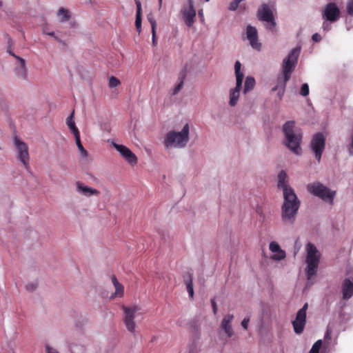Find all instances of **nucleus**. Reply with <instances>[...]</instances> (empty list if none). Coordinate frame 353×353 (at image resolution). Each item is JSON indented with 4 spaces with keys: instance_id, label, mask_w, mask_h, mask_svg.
<instances>
[{
    "instance_id": "nucleus-1",
    "label": "nucleus",
    "mask_w": 353,
    "mask_h": 353,
    "mask_svg": "<svg viewBox=\"0 0 353 353\" xmlns=\"http://www.w3.org/2000/svg\"><path fill=\"white\" fill-rule=\"evenodd\" d=\"M300 205L301 201L295 191L283 194V203L281 206V220L284 225H294Z\"/></svg>"
},
{
    "instance_id": "nucleus-2",
    "label": "nucleus",
    "mask_w": 353,
    "mask_h": 353,
    "mask_svg": "<svg viewBox=\"0 0 353 353\" xmlns=\"http://www.w3.org/2000/svg\"><path fill=\"white\" fill-rule=\"evenodd\" d=\"M284 134V145L296 155L301 153V143L302 140V132L295 125L293 121H289L283 125Z\"/></svg>"
},
{
    "instance_id": "nucleus-3",
    "label": "nucleus",
    "mask_w": 353,
    "mask_h": 353,
    "mask_svg": "<svg viewBox=\"0 0 353 353\" xmlns=\"http://www.w3.org/2000/svg\"><path fill=\"white\" fill-rule=\"evenodd\" d=\"M301 48L296 47L291 50L289 53L287 59L283 60V77L278 79V85L275 86L272 90L275 91L278 90V96L280 99L283 97L285 91V87L287 81L290 78V74L294 70L296 63Z\"/></svg>"
},
{
    "instance_id": "nucleus-4",
    "label": "nucleus",
    "mask_w": 353,
    "mask_h": 353,
    "mask_svg": "<svg viewBox=\"0 0 353 353\" xmlns=\"http://www.w3.org/2000/svg\"><path fill=\"white\" fill-rule=\"evenodd\" d=\"M190 139V125L186 123L182 129L170 130L166 133L163 144L167 150L184 148Z\"/></svg>"
},
{
    "instance_id": "nucleus-5",
    "label": "nucleus",
    "mask_w": 353,
    "mask_h": 353,
    "mask_svg": "<svg viewBox=\"0 0 353 353\" xmlns=\"http://www.w3.org/2000/svg\"><path fill=\"white\" fill-rule=\"evenodd\" d=\"M305 252V272L307 279H311L317 272L321 259V253L317 250L316 247L311 243H308L306 245Z\"/></svg>"
},
{
    "instance_id": "nucleus-6",
    "label": "nucleus",
    "mask_w": 353,
    "mask_h": 353,
    "mask_svg": "<svg viewBox=\"0 0 353 353\" xmlns=\"http://www.w3.org/2000/svg\"><path fill=\"white\" fill-rule=\"evenodd\" d=\"M122 310L123 321L125 328L130 333L134 334L137 327L136 318L139 316L141 307L138 305H123Z\"/></svg>"
},
{
    "instance_id": "nucleus-7",
    "label": "nucleus",
    "mask_w": 353,
    "mask_h": 353,
    "mask_svg": "<svg viewBox=\"0 0 353 353\" xmlns=\"http://www.w3.org/2000/svg\"><path fill=\"white\" fill-rule=\"evenodd\" d=\"M307 191L321 198L329 204H333L336 196V191L332 190L319 182H314L307 185Z\"/></svg>"
},
{
    "instance_id": "nucleus-8",
    "label": "nucleus",
    "mask_w": 353,
    "mask_h": 353,
    "mask_svg": "<svg viewBox=\"0 0 353 353\" xmlns=\"http://www.w3.org/2000/svg\"><path fill=\"white\" fill-rule=\"evenodd\" d=\"M13 143L15 148L17 159L23 164L24 168L26 170H28L30 162L28 146L25 142L17 137L14 139Z\"/></svg>"
},
{
    "instance_id": "nucleus-9",
    "label": "nucleus",
    "mask_w": 353,
    "mask_h": 353,
    "mask_svg": "<svg viewBox=\"0 0 353 353\" xmlns=\"http://www.w3.org/2000/svg\"><path fill=\"white\" fill-rule=\"evenodd\" d=\"M180 13L185 24L188 27H192L196 19V10L193 0H186V2L182 6Z\"/></svg>"
},
{
    "instance_id": "nucleus-10",
    "label": "nucleus",
    "mask_w": 353,
    "mask_h": 353,
    "mask_svg": "<svg viewBox=\"0 0 353 353\" xmlns=\"http://www.w3.org/2000/svg\"><path fill=\"white\" fill-rule=\"evenodd\" d=\"M340 9L334 3H327L322 10V18L331 23L336 21L340 18Z\"/></svg>"
},
{
    "instance_id": "nucleus-11",
    "label": "nucleus",
    "mask_w": 353,
    "mask_h": 353,
    "mask_svg": "<svg viewBox=\"0 0 353 353\" xmlns=\"http://www.w3.org/2000/svg\"><path fill=\"white\" fill-rule=\"evenodd\" d=\"M308 308V303H305L296 314L295 320L292 322L294 332L296 334L303 332L306 323V312Z\"/></svg>"
},
{
    "instance_id": "nucleus-12",
    "label": "nucleus",
    "mask_w": 353,
    "mask_h": 353,
    "mask_svg": "<svg viewBox=\"0 0 353 353\" xmlns=\"http://www.w3.org/2000/svg\"><path fill=\"white\" fill-rule=\"evenodd\" d=\"M112 145L121 154L124 160L130 165H136L138 161L137 156L125 145L112 142Z\"/></svg>"
},
{
    "instance_id": "nucleus-13",
    "label": "nucleus",
    "mask_w": 353,
    "mask_h": 353,
    "mask_svg": "<svg viewBox=\"0 0 353 353\" xmlns=\"http://www.w3.org/2000/svg\"><path fill=\"white\" fill-rule=\"evenodd\" d=\"M259 17L260 20L267 23V28L270 30H273L276 26V22L274 19L272 10L267 5H263L258 11Z\"/></svg>"
},
{
    "instance_id": "nucleus-14",
    "label": "nucleus",
    "mask_w": 353,
    "mask_h": 353,
    "mask_svg": "<svg viewBox=\"0 0 353 353\" xmlns=\"http://www.w3.org/2000/svg\"><path fill=\"white\" fill-rule=\"evenodd\" d=\"M311 148L315 154L316 159L319 161L325 148V137L322 134L318 133L314 136L311 141Z\"/></svg>"
},
{
    "instance_id": "nucleus-15",
    "label": "nucleus",
    "mask_w": 353,
    "mask_h": 353,
    "mask_svg": "<svg viewBox=\"0 0 353 353\" xmlns=\"http://www.w3.org/2000/svg\"><path fill=\"white\" fill-rule=\"evenodd\" d=\"M277 179V188L282 192V194L294 191L289 183V177L285 171L281 170L279 172Z\"/></svg>"
},
{
    "instance_id": "nucleus-16",
    "label": "nucleus",
    "mask_w": 353,
    "mask_h": 353,
    "mask_svg": "<svg viewBox=\"0 0 353 353\" xmlns=\"http://www.w3.org/2000/svg\"><path fill=\"white\" fill-rule=\"evenodd\" d=\"M246 37L253 49L260 50L261 43L259 41L258 32L255 27L250 25L246 28Z\"/></svg>"
},
{
    "instance_id": "nucleus-17",
    "label": "nucleus",
    "mask_w": 353,
    "mask_h": 353,
    "mask_svg": "<svg viewBox=\"0 0 353 353\" xmlns=\"http://www.w3.org/2000/svg\"><path fill=\"white\" fill-rule=\"evenodd\" d=\"M76 192L82 196L90 197L92 196H99V191L95 188H91L85 185L81 181H77L75 183Z\"/></svg>"
},
{
    "instance_id": "nucleus-18",
    "label": "nucleus",
    "mask_w": 353,
    "mask_h": 353,
    "mask_svg": "<svg viewBox=\"0 0 353 353\" xmlns=\"http://www.w3.org/2000/svg\"><path fill=\"white\" fill-rule=\"evenodd\" d=\"M269 250L272 253L270 259L273 261H280L286 257L285 252L281 249L279 244L276 241L270 243Z\"/></svg>"
},
{
    "instance_id": "nucleus-19",
    "label": "nucleus",
    "mask_w": 353,
    "mask_h": 353,
    "mask_svg": "<svg viewBox=\"0 0 353 353\" xmlns=\"http://www.w3.org/2000/svg\"><path fill=\"white\" fill-rule=\"evenodd\" d=\"M242 83L243 82L236 81V86L229 90L228 104L230 107H234L238 103L240 97V92L242 87Z\"/></svg>"
},
{
    "instance_id": "nucleus-20",
    "label": "nucleus",
    "mask_w": 353,
    "mask_h": 353,
    "mask_svg": "<svg viewBox=\"0 0 353 353\" xmlns=\"http://www.w3.org/2000/svg\"><path fill=\"white\" fill-rule=\"evenodd\" d=\"M234 319V315L227 314L225 315L221 323V327L228 337H231L234 334L231 323Z\"/></svg>"
},
{
    "instance_id": "nucleus-21",
    "label": "nucleus",
    "mask_w": 353,
    "mask_h": 353,
    "mask_svg": "<svg viewBox=\"0 0 353 353\" xmlns=\"http://www.w3.org/2000/svg\"><path fill=\"white\" fill-rule=\"evenodd\" d=\"M18 61V65L15 69L16 74L21 79H26L28 75V70L26 66V61L19 57H15Z\"/></svg>"
},
{
    "instance_id": "nucleus-22",
    "label": "nucleus",
    "mask_w": 353,
    "mask_h": 353,
    "mask_svg": "<svg viewBox=\"0 0 353 353\" xmlns=\"http://www.w3.org/2000/svg\"><path fill=\"white\" fill-rule=\"evenodd\" d=\"M343 297L345 299H349L353 295V283L347 279L344 281L342 286Z\"/></svg>"
},
{
    "instance_id": "nucleus-23",
    "label": "nucleus",
    "mask_w": 353,
    "mask_h": 353,
    "mask_svg": "<svg viewBox=\"0 0 353 353\" xmlns=\"http://www.w3.org/2000/svg\"><path fill=\"white\" fill-rule=\"evenodd\" d=\"M112 281L115 288V291L112 295V297H122L124 294V288L123 285L119 283L117 278L114 276L112 277Z\"/></svg>"
},
{
    "instance_id": "nucleus-24",
    "label": "nucleus",
    "mask_w": 353,
    "mask_h": 353,
    "mask_svg": "<svg viewBox=\"0 0 353 353\" xmlns=\"http://www.w3.org/2000/svg\"><path fill=\"white\" fill-rule=\"evenodd\" d=\"M65 122L66 125L68 126L74 136L79 134V131L77 128L75 122L74 121V111H72L71 114L67 117Z\"/></svg>"
},
{
    "instance_id": "nucleus-25",
    "label": "nucleus",
    "mask_w": 353,
    "mask_h": 353,
    "mask_svg": "<svg viewBox=\"0 0 353 353\" xmlns=\"http://www.w3.org/2000/svg\"><path fill=\"white\" fill-rule=\"evenodd\" d=\"M148 19L151 25L152 44L156 46L157 43L156 37L157 21L152 14L148 16Z\"/></svg>"
},
{
    "instance_id": "nucleus-26",
    "label": "nucleus",
    "mask_w": 353,
    "mask_h": 353,
    "mask_svg": "<svg viewBox=\"0 0 353 353\" xmlns=\"http://www.w3.org/2000/svg\"><path fill=\"white\" fill-rule=\"evenodd\" d=\"M57 17L59 21L65 22L70 18V11L64 8H61L57 12Z\"/></svg>"
},
{
    "instance_id": "nucleus-27",
    "label": "nucleus",
    "mask_w": 353,
    "mask_h": 353,
    "mask_svg": "<svg viewBox=\"0 0 353 353\" xmlns=\"http://www.w3.org/2000/svg\"><path fill=\"white\" fill-rule=\"evenodd\" d=\"M241 64L239 61H236L234 64V72L236 82H243L244 75L241 70Z\"/></svg>"
},
{
    "instance_id": "nucleus-28",
    "label": "nucleus",
    "mask_w": 353,
    "mask_h": 353,
    "mask_svg": "<svg viewBox=\"0 0 353 353\" xmlns=\"http://www.w3.org/2000/svg\"><path fill=\"white\" fill-rule=\"evenodd\" d=\"M184 281L190 299H193L194 293L193 289L192 278L191 275H188L187 277H185Z\"/></svg>"
},
{
    "instance_id": "nucleus-29",
    "label": "nucleus",
    "mask_w": 353,
    "mask_h": 353,
    "mask_svg": "<svg viewBox=\"0 0 353 353\" xmlns=\"http://www.w3.org/2000/svg\"><path fill=\"white\" fill-rule=\"evenodd\" d=\"M255 85V80L252 77H247L245 81L243 92L247 93L252 90Z\"/></svg>"
},
{
    "instance_id": "nucleus-30",
    "label": "nucleus",
    "mask_w": 353,
    "mask_h": 353,
    "mask_svg": "<svg viewBox=\"0 0 353 353\" xmlns=\"http://www.w3.org/2000/svg\"><path fill=\"white\" fill-rule=\"evenodd\" d=\"M74 137H75V141H76L77 146L82 156L86 157L88 156V152L84 149V148L83 147V145L81 144V139H80V133L78 134L77 135H74Z\"/></svg>"
},
{
    "instance_id": "nucleus-31",
    "label": "nucleus",
    "mask_w": 353,
    "mask_h": 353,
    "mask_svg": "<svg viewBox=\"0 0 353 353\" xmlns=\"http://www.w3.org/2000/svg\"><path fill=\"white\" fill-rule=\"evenodd\" d=\"M321 346H322V340L320 339V340L316 341L313 344L309 353H319Z\"/></svg>"
},
{
    "instance_id": "nucleus-32",
    "label": "nucleus",
    "mask_w": 353,
    "mask_h": 353,
    "mask_svg": "<svg viewBox=\"0 0 353 353\" xmlns=\"http://www.w3.org/2000/svg\"><path fill=\"white\" fill-rule=\"evenodd\" d=\"M120 83H121L120 81L114 77H111L109 79L108 85L110 88H115V87L118 86L119 85H120Z\"/></svg>"
},
{
    "instance_id": "nucleus-33",
    "label": "nucleus",
    "mask_w": 353,
    "mask_h": 353,
    "mask_svg": "<svg viewBox=\"0 0 353 353\" xmlns=\"http://www.w3.org/2000/svg\"><path fill=\"white\" fill-rule=\"evenodd\" d=\"M300 94L303 97H306L309 94V85L307 83L302 85Z\"/></svg>"
},
{
    "instance_id": "nucleus-34",
    "label": "nucleus",
    "mask_w": 353,
    "mask_h": 353,
    "mask_svg": "<svg viewBox=\"0 0 353 353\" xmlns=\"http://www.w3.org/2000/svg\"><path fill=\"white\" fill-rule=\"evenodd\" d=\"M135 26L138 32H141V15L136 16Z\"/></svg>"
},
{
    "instance_id": "nucleus-35",
    "label": "nucleus",
    "mask_w": 353,
    "mask_h": 353,
    "mask_svg": "<svg viewBox=\"0 0 353 353\" xmlns=\"http://www.w3.org/2000/svg\"><path fill=\"white\" fill-rule=\"evenodd\" d=\"M347 10L350 14L353 15V0L349 1L347 6Z\"/></svg>"
},
{
    "instance_id": "nucleus-36",
    "label": "nucleus",
    "mask_w": 353,
    "mask_h": 353,
    "mask_svg": "<svg viewBox=\"0 0 353 353\" xmlns=\"http://www.w3.org/2000/svg\"><path fill=\"white\" fill-rule=\"evenodd\" d=\"M46 353H59L57 349L49 345L46 346Z\"/></svg>"
},
{
    "instance_id": "nucleus-37",
    "label": "nucleus",
    "mask_w": 353,
    "mask_h": 353,
    "mask_svg": "<svg viewBox=\"0 0 353 353\" xmlns=\"http://www.w3.org/2000/svg\"><path fill=\"white\" fill-rule=\"evenodd\" d=\"M239 6V3L235 1L234 0L230 4V6H229V9L230 10H236V8H238Z\"/></svg>"
},
{
    "instance_id": "nucleus-38",
    "label": "nucleus",
    "mask_w": 353,
    "mask_h": 353,
    "mask_svg": "<svg viewBox=\"0 0 353 353\" xmlns=\"http://www.w3.org/2000/svg\"><path fill=\"white\" fill-rule=\"evenodd\" d=\"M182 85H183V83L182 82L179 83L178 85H176L175 86V88H174L173 94H177L179 92V90L181 89Z\"/></svg>"
},
{
    "instance_id": "nucleus-39",
    "label": "nucleus",
    "mask_w": 353,
    "mask_h": 353,
    "mask_svg": "<svg viewBox=\"0 0 353 353\" xmlns=\"http://www.w3.org/2000/svg\"><path fill=\"white\" fill-rule=\"evenodd\" d=\"M249 321V319H244L241 322V325L245 330L248 329Z\"/></svg>"
},
{
    "instance_id": "nucleus-40",
    "label": "nucleus",
    "mask_w": 353,
    "mask_h": 353,
    "mask_svg": "<svg viewBox=\"0 0 353 353\" xmlns=\"http://www.w3.org/2000/svg\"><path fill=\"white\" fill-rule=\"evenodd\" d=\"M37 288L34 283H29L26 285V289L29 291H34Z\"/></svg>"
},
{
    "instance_id": "nucleus-41",
    "label": "nucleus",
    "mask_w": 353,
    "mask_h": 353,
    "mask_svg": "<svg viewBox=\"0 0 353 353\" xmlns=\"http://www.w3.org/2000/svg\"><path fill=\"white\" fill-rule=\"evenodd\" d=\"M331 335H332V331L330 329H327L325 334V340H330L331 339Z\"/></svg>"
},
{
    "instance_id": "nucleus-42",
    "label": "nucleus",
    "mask_w": 353,
    "mask_h": 353,
    "mask_svg": "<svg viewBox=\"0 0 353 353\" xmlns=\"http://www.w3.org/2000/svg\"><path fill=\"white\" fill-rule=\"evenodd\" d=\"M137 15H141V3L139 1H137Z\"/></svg>"
},
{
    "instance_id": "nucleus-43",
    "label": "nucleus",
    "mask_w": 353,
    "mask_h": 353,
    "mask_svg": "<svg viewBox=\"0 0 353 353\" xmlns=\"http://www.w3.org/2000/svg\"><path fill=\"white\" fill-rule=\"evenodd\" d=\"M312 39L316 42H319L321 41V37L319 34L316 33L313 34Z\"/></svg>"
},
{
    "instance_id": "nucleus-44",
    "label": "nucleus",
    "mask_w": 353,
    "mask_h": 353,
    "mask_svg": "<svg viewBox=\"0 0 353 353\" xmlns=\"http://www.w3.org/2000/svg\"><path fill=\"white\" fill-rule=\"evenodd\" d=\"M212 307H213V312L214 314H216V311H217V307H216V304L214 301H212Z\"/></svg>"
},
{
    "instance_id": "nucleus-45",
    "label": "nucleus",
    "mask_w": 353,
    "mask_h": 353,
    "mask_svg": "<svg viewBox=\"0 0 353 353\" xmlns=\"http://www.w3.org/2000/svg\"><path fill=\"white\" fill-rule=\"evenodd\" d=\"M347 275L349 276V279H353V268H351L348 270Z\"/></svg>"
},
{
    "instance_id": "nucleus-46",
    "label": "nucleus",
    "mask_w": 353,
    "mask_h": 353,
    "mask_svg": "<svg viewBox=\"0 0 353 353\" xmlns=\"http://www.w3.org/2000/svg\"><path fill=\"white\" fill-rule=\"evenodd\" d=\"M323 28L325 30H329V26H328V24L326 22H323Z\"/></svg>"
},
{
    "instance_id": "nucleus-47",
    "label": "nucleus",
    "mask_w": 353,
    "mask_h": 353,
    "mask_svg": "<svg viewBox=\"0 0 353 353\" xmlns=\"http://www.w3.org/2000/svg\"><path fill=\"white\" fill-rule=\"evenodd\" d=\"M158 3H159V10H160L162 6L163 0H158Z\"/></svg>"
},
{
    "instance_id": "nucleus-48",
    "label": "nucleus",
    "mask_w": 353,
    "mask_h": 353,
    "mask_svg": "<svg viewBox=\"0 0 353 353\" xmlns=\"http://www.w3.org/2000/svg\"><path fill=\"white\" fill-rule=\"evenodd\" d=\"M48 34L50 36H54V32H48Z\"/></svg>"
},
{
    "instance_id": "nucleus-49",
    "label": "nucleus",
    "mask_w": 353,
    "mask_h": 353,
    "mask_svg": "<svg viewBox=\"0 0 353 353\" xmlns=\"http://www.w3.org/2000/svg\"><path fill=\"white\" fill-rule=\"evenodd\" d=\"M199 14L200 15H202V14H203L201 11V12H199Z\"/></svg>"
},
{
    "instance_id": "nucleus-50",
    "label": "nucleus",
    "mask_w": 353,
    "mask_h": 353,
    "mask_svg": "<svg viewBox=\"0 0 353 353\" xmlns=\"http://www.w3.org/2000/svg\"><path fill=\"white\" fill-rule=\"evenodd\" d=\"M210 0H205V1H209Z\"/></svg>"
}]
</instances>
